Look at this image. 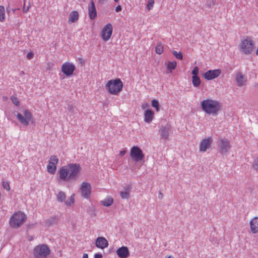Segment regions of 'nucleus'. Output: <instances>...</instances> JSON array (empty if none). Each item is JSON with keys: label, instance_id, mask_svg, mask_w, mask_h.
<instances>
[{"label": "nucleus", "instance_id": "nucleus-1", "mask_svg": "<svg viewBox=\"0 0 258 258\" xmlns=\"http://www.w3.org/2000/svg\"><path fill=\"white\" fill-rule=\"evenodd\" d=\"M82 168L78 163H69L58 170V180L62 181L76 180L81 174Z\"/></svg>", "mask_w": 258, "mask_h": 258}, {"label": "nucleus", "instance_id": "nucleus-2", "mask_svg": "<svg viewBox=\"0 0 258 258\" xmlns=\"http://www.w3.org/2000/svg\"><path fill=\"white\" fill-rule=\"evenodd\" d=\"M201 106L206 113L209 115H217L221 109L222 104L218 100L207 98L201 101Z\"/></svg>", "mask_w": 258, "mask_h": 258}, {"label": "nucleus", "instance_id": "nucleus-3", "mask_svg": "<svg viewBox=\"0 0 258 258\" xmlns=\"http://www.w3.org/2000/svg\"><path fill=\"white\" fill-rule=\"evenodd\" d=\"M238 47L242 54L250 55L255 49V43L251 37H246L241 40Z\"/></svg>", "mask_w": 258, "mask_h": 258}, {"label": "nucleus", "instance_id": "nucleus-4", "mask_svg": "<svg viewBox=\"0 0 258 258\" xmlns=\"http://www.w3.org/2000/svg\"><path fill=\"white\" fill-rule=\"evenodd\" d=\"M26 220V216L22 212H15L10 219V226L14 228L20 227Z\"/></svg>", "mask_w": 258, "mask_h": 258}, {"label": "nucleus", "instance_id": "nucleus-5", "mask_svg": "<svg viewBox=\"0 0 258 258\" xmlns=\"http://www.w3.org/2000/svg\"><path fill=\"white\" fill-rule=\"evenodd\" d=\"M50 253V248L45 244L37 245L33 251V255L36 258H46Z\"/></svg>", "mask_w": 258, "mask_h": 258}, {"label": "nucleus", "instance_id": "nucleus-6", "mask_svg": "<svg viewBox=\"0 0 258 258\" xmlns=\"http://www.w3.org/2000/svg\"><path fill=\"white\" fill-rule=\"evenodd\" d=\"M23 114L24 116H23L20 113L17 112L16 115L17 118L22 124L27 126L29 124V121L32 119V114L28 109L23 110Z\"/></svg>", "mask_w": 258, "mask_h": 258}, {"label": "nucleus", "instance_id": "nucleus-7", "mask_svg": "<svg viewBox=\"0 0 258 258\" xmlns=\"http://www.w3.org/2000/svg\"><path fill=\"white\" fill-rule=\"evenodd\" d=\"M76 70V66L74 64L69 61L63 62L61 67V72L67 77L72 76Z\"/></svg>", "mask_w": 258, "mask_h": 258}, {"label": "nucleus", "instance_id": "nucleus-8", "mask_svg": "<svg viewBox=\"0 0 258 258\" xmlns=\"http://www.w3.org/2000/svg\"><path fill=\"white\" fill-rule=\"evenodd\" d=\"M218 146L220 153L222 155L226 154L229 152L231 145L228 139L222 138L218 142Z\"/></svg>", "mask_w": 258, "mask_h": 258}, {"label": "nucleus", "instance_id": "nucleus-9", "mask_svg": "<svg viewBox=\"0 0 258 258\" xmlns=\"http://www.w3.org/2000/svg\"><path fill=\"white\" fill-rule=\"evenodd\" d=\"M131 158L136 162L142 161L144 158V154L142 150L138 146H134L131 149Z\"/></svg>", "mask_w": 258, "mask_h": 258}, {"label": "nucleus", "instance_id": "nucleus-10", "mask_svg": "<svg viewBox=\"0 0 258 258\" xmlns=\"http://www.w3.org/2000/svg\"><path fill=\"white\" fill-rule=\"evenodd\" d=\"M58 163V159L55 155H52L49 158L48 164L47 166V171L51 174H54Z\"/></svg>", "mask_w": 258, "mask_h": 258}, {"label": "nucleus", "instance_id": "nucleus-11", "mask_svg": "<svg viewBox=\"0 0 258 258\" xmlns=\"http://www.w3.org/2000/svg\"><path fill=\"white\" fill-rule=\"evenodd\" d=\"M80 192L82 196L88 199L91 195V185L90 183L87 182H83L80 187Z\"/></svg>", "mask_w": 258, "mask_h": 258}, {"label": "nucleus", "instance_id": "nucleus-12", "mask_svg": "<svg viewBox=\"0 0 258 258\" xmlns=\"http://www.w3.org/2000/svg\"><path fill=\"white\" fill-rule=\"evenodd\" d=\"M112 32V25L110 23H108L105 25L102 30L101 33V37L102 39L105 41L108 40L111 36Z\"/></svg>", "mask_w": 258, "mask_h": 258}, {"label": "nucleus", "instance_id": "nucleus-13", "mask_svg": "<svg viewBox=\"0 0 258 258\" xmlns=\"http://www.w3.org/2000/svg\"><path fill=\"white\" fill-rule=\"evenodd\" d=\"M213 140L212 137L202 139L199 144V151L201 152H205L207 149L210 148Z\"/></svg>", "mask_w": 258, "mask_h": 258}, {"label": "nucleus", "instance_id": "nucleus-14", "mask_svg": "<svg viewBox=\"0 0 258 258\" xmlns=\"http://www.w3.org/2000/svg\"><path fill=\"white\" fill-rule=\"evenodd\" d=\"M221 74L220 69L209 70L204 73L203 76L207 80H211L218 77Z\"/></svg>", "mask_w": 258, "mask_h": 258}, {"label": "nucleus", "instance_id": "nucleus-15", "mask_svg": "<svg viewBox=\"0 0 258 258\" xmlns=\"http://www.w3.org/2000/svg\"><path fill=\"white\" fill-rule=\"evenodd\" d=\"M236 85L238 87H242L246 85L247 78L241 72H237L235 76Z\"/></svg>", "mask_w": 258, "mask_h": 258}, {"label": "nucleus", "instance_id": "nucleus-16", "mask_svg": "<svg viewBox=\"0 0 258 258\" xmlns=\"http://www.w3.org/2000/svg\"><path fill=\"white\" fill-rule=\"evenodd\" d=\"M88 15L90 19L94 20L97 17V11L93 1H91L88 6Z\"/></svg>", "mask_w": 258, "mask_h": 258}, {"label": "nucleus", "instance_id": "nucleus-17", "mask_svg": "<svg viewBox=\"0 0 258 258\" xmlns=\"http://www.w3.org/2000/svg\"><path fill=\"white\" fill-rule=\"evenodd\" d=\"M95 245L97 247L103 249L108 245V241L104 237H98L95 241Z\"/></svg>", "mask_w": 258, "mask_h": 258}, {"label": "nucleus", "instance_id": "nucleus-18", "mask_svg": "<svg viewBox=\"0 0 258 258\" xmlns=\"http://www.w3.org/2000/svg\"><path fill=\"white\" fill-rule=\"evenodd\" d=\"M123 88V83L120 79H114V95H117Z\"/></svg>", "mask_w": 258, "mask_h": 258}, {"label": "nucleus", "instance_id": "nucleus-19", "mask_svg": "<svg viewBox=\"0 0 258 258\" xmlns=\"http://www.w3.org/2000/svg\"><path fill=\"white\" fill-rule=\"evenodd\" d=\"M116 253L119 258H127L130 255L127 247L122 246L116 250Z\"/></svg>", "mask_w": 258, "mask_h": 258}, {"label": "nucleus", "instance_id": "nucleus-20", "mask_svg": "<svg viewBox=\"0 0 258 258\" xmlns=\"http://www.w3.org/2000/svg\"><path fill=\"white\" fill-rule=\"evenodd\" d=\"M144 121L147 123H150L154 117V112L151 109L146 110L144 113Z\"/></svg>", "mask_w": 258, "mask_h": 258}, {"label": "nucleus", "instance_id": "nucleus-21", "mask_svg": "<svg viewBox=\"0 0 258 258\" xmlns=\"http://www.w3.org/2000/svg\"><path fill=\"white\" fill-rule=\"evenodd\" d=\"M79 18V14L77 11H73L71 12L68 17V23L72 24L78 21Z\"/></svg>", "mask_w": 258, "mask_h": 258}, {"label": "nucleus", "instance_id": "nucleus-22", "mask_svg": "<svg viewBox=\"0 0 258 258\" xmlns=\"http://www.w3.org/2000/svg\"><path fill=\"white\" fill-rule=\"evenodd\" d=\"M250 227L251 231L252 233H256L258 232V217L253 218L250 221Z\"/></svg>", "mask_w": 258, "mask_h": 258}, {"label": "nucleus", "instance_id": "nucleus-23", "mask_svg": "<svg viewBox=\"0 0 258 258\" xmlns=\"http://www.w3.org/2000/svg\"><path fill=\"white\" fill-rule=\"evenodd\" d=\"M165 66L168 71L170 73H172V71L174 70L177 66V62L175 60L172 61H168L165 63Z\"/></svg>", "mask_w": 258, "mask_h": 258}, {"label": "nucleus", "instance_id": "nucleus-24", "mask_svg": "<svg viewBox=\"0 0 258 258\" xmlns=\"http://www.w3.org/2000/svg\"><path fill=\"white\" fill-rule=\"evenodd\" d=\"M160 132L161 137L164 140H166L168 138L170 129L168 127H162L160 129Z\"/></svg>", "mask_w": 258, "mask_h": 258}, {"label": "nucleus", "instance_id": "nucleus-25", "mask_svg": "<svg viewBox=\"0 0 258 258\" xmlns=\"http://www.w3.org/2000/svg\"><path fill=\"white\" fill-rule=\"evenodd\" d=\"M131 188L130 187L125 188L124 191L120 192V197L123 199H128L130 197Z\"/></svg>", "mask_w": 258, "mask_h": 258}, {"label": "nucleus", "instance_id": "nucleus-26", "mask_svg": "<svg viewBox=\"0 0 258 258\" xmlns=\"http://www.w3.org/2000/svg\"><path fill=\"white\" fill-rule=\"evenodd\" d=\"M191 82L195 87H198L201 83L200 78L198 76H192Z\"/></svg>", "mask_w": 258, "mask_h": 258}, {"label": "nucleus", "instance_id": "nucleus-27", "mask_svg": "<svg viewBox=\"0 0 258 258\" xmlns=\"http://www.w3.org/2000/svg\"><path fill=\"white\" fill-rule=\"evenodd\" d=\"M101 203L103 206L108 207L112 204L113 199L111 197H107L104 200L101 201Z\"/></svg>", "mask_w": 258, "mask_h": 258}, {"label": "nucleus", "instance_id": "nucleus-28", "mask_svg": "<svg viewBox=\"0 0 258 258\" xmlns=\"http://www.w3.org/2000/svg\"><path fill=\"white\" fill-rule=\"evenodd\" d=\"M107 91L111 94H113V80L109 81L105 85Z\"/></svg>", "mask_w": 258, "mask_h": 258}, {"label": "nucleus", "instance_id": "nucleus-29", "mask_svg": "<svg viewBox=\"0 0 258 258\" xmlns=\"http://www.w3.org/2000/svg\"><path fill=\"white\" fill-rule=\"evenodd\" d=\"M151 105L154 107L156 112L160 110V105L158 100L154 99L151 100Z\"/></svg>", "mask_w": 258, "mask_h": 258}, {"label": "nucleus", "instance_id": "nucleus-30", "mask_svg": "<svg viewBox=\"0 0 258 258\" xmlns=\"http://www.w3.org/2000/svg\"><path fill=\"white\" fill-rule=\"evenodd\" d=\"M164 51V47L161 42L157 44L155 47V52L158 54H161Z\"/></svg>", "mask_w": 258, "mask_h": 258}, {"label": "nucleus", "instance_id": "nucleus-31", "mask_svg": "<svg viewBox=\"0 0 258 258\" xmlns=\"http://www.w3.org/2000/svg\"><path fill=\"white\" fill-rule=\"evenodd\" d=\"M6 14L5 8L3 6H0V22H3L5 20Z\"/></svg>", "mask_w": 258, "mask_h": 258}, {"label": "nucleus", "instance_id": "nucleus-32", "mask_svg": "<svg viewBox=\"0 0 258 258\" xmlns=\"http://www.w3.org/2000/svg\"><path fill=\"white\" fill-rule=\"evenodd\" d=\"M75 194H72L69 199L66 201V205L68 206H72L75 203Z\"/></svg>", "mask_w": 258, "mask_h": 258}, {"label": "nucleus", "instance_id": "nucleus-33", "mask_svg": "<svg viewBox=\"0 0 258 258\" xmlns=\"http://www.w3.org/2000/svg\"><path fill=\"white\" fill-rule=\"evenodd\" d=\"M66 198V194L63 191H59L57 195V200L59 202H63L65 200Z\"/></svg>", "mask_w": 258, "mask_h": 258}, {"label": "nucleus", "instance_id": "nucleus-34", "mask_svg": "<svg viewBox=\"0 0 258 258\" xmlns=\"http://www.w3.org/2000/svg\"><path fill=\"white\" fill-rule=\"evenodd\" d=\"M155 3L154 0H148L146 5V8L148 11L152 10L154 7Z\"/></svg>", "mask_w": 258, "mask_h": 258}, {"label": "nucleus", "instance_id": "nucleus-35", "mask_svg": "<svg viewBox=\"0 0 258 258\" xmlns=\"http://www.w3.org/2000/svg\"><path fill=\"white\" fill-rule=\"evenodd\" d=\"M172 53L177 59H178L179 60H182L183 55L181 52H177L175 50H173L172 51Z\"/></svg>", "mask_w": 258, "mask_h": 258}, {"label": "nucleus", "instance_id": "nucleus-36", "mask_svg": "<svg viewBox=\"0 0 258 258\" xmlns=\"http://www.w3.org/2000/svg\"><path fill=\"white\" fill-rule=\"evenodd\" d=\"M11 100L12 102V103L15 104L16 106H19L20 104V102L19 101V99L18 98L15 96H12L11 97Z\"/></svg>", "mask_w": 258, "mask_h": 258}, {"label": "nucleus", "instance_id": "nucleus-37", "mask_svg": "<svg viewBox=\"0 0 258 258\" xmlns=\"http://www.w3.org/2000/svg\"><path fill=\"white\" fill-rule=\"evenodd\" d=\"M2 186L4 187V188L6 190L9 191L10 190V184L8 181H3Z\"/></svg>", "mask_w": 258, "mask_h": 258}, {"label": "nucleus", "instance_id": "nucleus-38", "mask_svg": "<svg viewBox=\"0 0 258 258\" xmlns=\"http://www.w3.org/2000/svg\"><path fill=\"white\" fill-rule=\"evenodd\" d=\"M199 73V68L197 66L195 67L191 72V74L192 75V76H198Z\"/></svg>", "mask_w": 258, "mask_h": 258}, {"label": "nucleus", "instance_id": "nucleus-39", "mask_svg": "<svg viewBox=\"0 0 258 258\" xmlns=\"http://www.w3.org/2000/svg\"><path fill=\"white\" fill-rule=\"evenodd\" d=\"M252 167L254 169L258 170V157L254 160Z\"/></svg>", "mask_w": 258, "mask_h": 258}, {"label": "nucleus", "instance_id": "nucleus-40", "mask_svg": "<svg viewBox=\"0 0 258 258\" xmlns=\"http://www.w3.org/2000/svg\"><path fill=\"white\" fill-rule=\"evenodd\" d=\"M24 7H23V12L24 13H26L27 12H28L29 11V9L30 8V5H29L28 7H25V6L26 1L24 0Z\"/></svg>", "mask_w": 258, "mask_h": 258}, {"label": "nucleus", "instance_id": "nucleus-41", "mask_svg": "<svg viewBox=\"0 0 258 258\" xmlns=\"http://www.w3.org/2000/svg\"><path fill=\"white\" fill-rule=\"evenodd\" d=\"M34 56V54L33 52H29L27 54V57L28 59H32Z\"/></svg>", "mask_w": 258, "mask_h": 258}, {"label": "nucleus", "instance_id": "nucleus-42", "mask_svg": "<svg viewBox=\"0 0 258 258\" xmlns=\"http://www.w3.org/2000/svg\"><path fill=\"white\" fill-rule=\"evenodd\" d=\"M148 106V104L147 103H143L141 105V108L142 109H146Z\"/></svg>", "mask_w": 258, "mask_h": 258}, {"label": "nucleus", "instance_id": "nucleus-43", "mask_svg": "<svg viewBox=\"0 0 258 258\" xmlns=\"http://www.w3.org/2000/svg\"><path fill=\"white\" fill-rule=\"evenodd\" d=\"M79 62L82 65H84L85 63V61L84 59L82 58H80L78 59Z\"/></svg>", "mask_w": 258, "mask_h": 258}, {"label": "nucleus", "instance_id": "nucleus-44", "mask_svg": "<svg viewBox=\"0 0 258 258\" xmlns=\"http://www.w3.org/2000/svg\"><path fill=\"white\" fill-rule=\"evenodd\" d=\"M121 9H121V6L118 5V6H117L115 8V11H116V12H118L120 11L121 10Z\"/></svg>", "mask_w": 258, "mask_h": 258}, {"label": "nucleus", "instance_id": "nucleus-45", "mask_svg": "<svg viewBox=\"0 0 258 258\" xmlns=\"http://www.w3.org/2000/svg\"><path fill=\"white\" fill-rule=\"evenodd\" d=\"M102 255L100 253H96L94 255L95 258H102Z\"/></svg>", "mask_w": 258, "mask_h": 258}, {"label": "nucleus", "instance_id": "nucleus-46", "mask_svg": "<svg viewBox=\"0 0 258 258\" xmlns=\"http://www.w3.org/2000/svg\"><path fill=\"white\" fill-rule=\"evenodd\" d=\"M125 153H126V151L125 150L121 151L120 152V155L121 156H123V155H125Z\"/></svg>", "mask_w": 258, "mask_h": 258}, {"label": "nucleus", "instance_id": "nucleus-47", "mask_svg": "<svg viewBox=\"0 0 258 258\" xmlns=\"http://www.w3.org/2000/svg\"><path fill=\"white\" fill-rule=\"evenodd\" d=\"M82 258H89L88 254L86 253H84Z\"/></svg>", "mask_w": 258, "mask_h": 258}, {"label": "nucleus", "instance_id": "nucleus-48", "mask_svg": "<svg viewBox=\"0 0 258 258\" xmlns=\"http://www.w3.org/2000/svg\"><path fill=\"white\" fill-rule=\"evenodd\" d=\"M107 0H98V2L100 4H103L105 2H106Z\"/></svg>", "mask_w": 258, "mask_h": 258}, {"label": "nucleus", "instance_id": "nucleus-49", "mask_svg": "<svg viewBox=\"0 0 258 258\" xmlns=\"http://www.w3.org/2000/svg\"><path fill=\"white\" fill-rule=\"evenodd\" d=\"M163 197V194L161 192H159V198L162 199Z\"/></svg>", "mask_w": 258, "mask_h": 258}, {"label": "nucleus", "instance_id": "nucleus-50", "mask_svg": "<svg viewBox=\"0 0 258 258\" xmlns=\"http://www.w3.org/2000/svg\"><path fill=\"white\" fill-rule=\"evenodd\" d=\"M3 100L4 101H7L8 100V97L7 96H3Z\"/></svg>", "mask_w": 258, "mask_h": 258}, {"label": "nucleus", "instance_id": "nucleus-51", "mask_svg": "<svg viewBox=\"0 0 258 258\" xmlns=\"http://www.w3.org/2000/svg\"><path fill=\"white\" fill-rule=\"evenodd\" d=\"M165 258H174V257L172 255H167Z\"/></svg>", "mask_w": 258, "mask_h": 258}, {"label": "nucleus", "instance_id": "nucleus-52", "mask_svg": "<svg viewBox=\"0 0 258 258\" xmlns=\"http://www.w3.org/2000/svg\"><path fill=\"white\" fill-rule=\"evenodd\" d=\"M33 238L32 236H31V237L29 238V240H30V241H31V240H33Z\"/></svg>", "mask_w": 258, "mask_h": 258}, {"label": "nucleus", "instance_id": "nucleus-53", "mask_svg": "<svg viewBox=\"0 0 258 258\" xmlns=\"http://www.w3.org/2000/svg\"><path fill=\"white\" fill-rule=\"evenodd\" d=\"M119 0H114L115 2H118Z\"/></svg>", "mask_w": 258, "mask_h": 258}]
</instances>
